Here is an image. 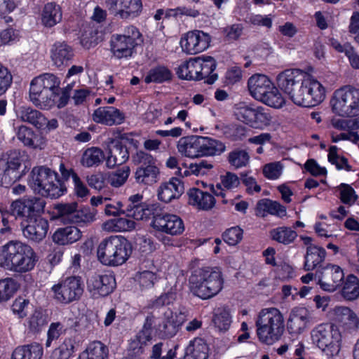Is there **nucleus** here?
<instances>
[{"mask_svg":"<svg viewBox=\"0 0 359 359\" xmlns=\"http://www.w3.org/2000/svg\"><path fill=\"white\" fill-rule=\"evenodd\" d=\"M132 250V245L126 238L110 236L100 242L97 255L102 264L116 266L122 265L129 259Z\"/></svg>","mask_w":359,"mask_h":359,"instance_id":"nucleus-5","label":"nucleus"},{"mask_svg":"<svg viewBox=\"0 0 359 359\" xmlns=\"http://www.w3.org/2000/svg\"><path fill=\"white\" fill-rule=\"evenodd\" d=\"M17 116L22 121L28 122L38 128L44 124V116L40 111L30 107H20L17 111Z\"/></svg>","mask_w":359,"mask_h":359,"instance_id":"nucleus-43","label":"nucleus"},{"mask_svg":"<svg viewBox=\"0 0 359 359\" xmlns=\"http://www.w3.org/2000/svg\"><path fill=\"white\" fill-rule=\"evenodd\" d=\"M313 344L327 354L337 355L341 346V334L337 327L330 324H321L311 332Z\"/></svg>","mask_w":359,"mask_h":359,"instance_id":"nucleus-12","label":"nucleus"},{"mask_svg":"<svg viewBox=\"0 0 359 359\" xmlns=\"http://www.w3.org/2000/svg\"><path fill=\"white\" fill-rule=\"evenodd\" d=\"M193 67V58L181 63L176 70L179 78L184 80H194V69Z\"/></svg>","mask_w":359,"mask_h":359,"instance_id":"nucleus-60","label":"nucleus"},{"mask_svg":"<svg viewBox=\"0 0 359 359\" xmlns=\"http://www.w3.org/2000/svg\"><path fill=\"white\" fill-rule=\"evenodd\" d=\"M82 236L81 231L76 226H68L57 229L53 234V241L60 245H71Z\"/></svg>","mask_w":359,"mask_h":359,"instance_id":"nucleus-34","label":"nucleus"},{"mask_svg":"<svg viewBox=\"0 0 359 359\" xmlns=\"http://www.w3.org/2000/svg\"><path fill=\"white\" fill-rule=\"evenodd\" d=\"M104 154L106 166L109 169L122 165L129 158L127 148L119 140H116L110 141L105 149Z\"/></svg>","mask_w":359,"mask_h":359,"instance_id":"nucleus-23","label":"nucleus"},{"mask_svg":"<svg viewBox=\"0 0 359 359\" xmlns=\"http://www.w3.org/2000/svg\"><path fill=\"white\" fill-rule=\"evenodd\" d=\"M108 348L100 341H93L77 359H107Z\"/></svg>","mask_w":359,"mask_h":359,"instance_id":"nucleus-42","label":"nucleus"},{"mask_svg":"<svg viewBox=\"0 0 359 359\" xmlns=\"http://www.w3.org/2000/svg\"><path fill=\"white\" fill-rule=\"evenodd\" d=\"M43 348L38 343L19 346L13 351L11 359H41Z\"/></svg>","mask_w":359,"mask_h":359,"instance_id":"nucleus-37","label":"nucleus"},{"mask_svg":"<svg viewBox=\"0 0 359 359\" xmlns=\"http://www.w3.org/2000/svg\"><path fill=\"white\" fill-rule=\"evenodd\" d=\"M228 161L236 169L241 168L249 163L250 155L244 149H236L229 154Z\"/></svg>","mask_w":359,"mask_h":359,"instance_id":"nucleus-51","label":"nucleus"},{"mask_svg":"<svg viewBox=\"0 0 359 359\" xmlns=\"http://www.w3.org/2000/svg\"><path fill=\"white\" fill-rule=\"evenodd\" d=\"M254 109L255 107L247 104L245 102H241L233 106L232 112L236 119L250 126Z\"/></svg>","mask_w":359,"mask_h":359,"instance_id":"nucleus-48","label":"nucleus"},{"mask_svg":"<svg viewBox=\"0 0 359 359\" xmlns=\"http://www.w3.org/2000/svg\"><path fill=\"white\" fill-rule=\"evenodd\" d=\"M135 280L139 283L140 287L144 290L154 286L157 280V276L151 271L145 270L138 272L135 276Z\"/></svg>","mask_w":359,"mask_h":359,"instance_id":"nucleus-56","label":"nucleus"},{"mask_svg":"<svg viewBox=\"0 0 359 359\" xmlns=\"http://www.w3.org/2000/svg\"><path fill=\"white\" fill-rule=\"evenodd\" d=\"M216 67V62L210 56H201L193 58V67L194 69V81L207 79L206 82L213 83L217 79V74L213 73Z\"/></svg>","mask_w":359,"mask_h":359,"instance_id":"nucleus-21","label":"nucleus"},{"mask_svg":"<svg viewBox=\"0 0 359 359\" xmlns=\"http://www.w3.org/2000/svg\"><path fill=\"white\" fill-rule=\"evenodd\" d=\"M21 38L19 29L8 27L0 31V46H12L19 42Z\"/></svg>","mask_w":359,"mask_h":359,"instance_id":"nucleus-50","label":"nucleus"},{"mask_svg":"<svg viewBox=\"0 0 359 359\" xmlns=\"http://www.w3.org/2000/svg\"><path fill=\"white\" fill-rule=\"evenodd\" d=\"M126 212H128V216L135 220L147 219L151 215L150 209L144 204L130 206V208H127Z\"/></svg>","mask_w":359,"mask_h":359,"instance_id":"nucleus-59","label":"nucleus"},{"mask_svg":"<svg viewBox=\"0 0 359 359\" xmlns=\"http://www.w3.org/2000/svg\"><path fill=\"white\" fill-rule=\"evenodd\" d=\"M309 311L304 307L294 308L287 323V329L290 334L302 333L311 323Z\"/></svg>","mask_w":359,"mask_h":359,"instance_id":"nucleus-22","label":"nucleus"},{"mask_svg":"<svg viewBox=\"0 0 359 359\" xmlns=\"http://www.w3.org/2000/svg\"><path fill=\"white\" fill-rule=\"evenodd\" d=\"M211 42L210 36L203 31L194 29L182 34L180 46L183 53L196 55L206 50Z\"/></svg>","mask_w":359,"mask_h":359,"instance_id":"nucleus-15","label":"nucleus"},{"mask_svg":"<svg viewBox=\"0 0 359 359\" xmlns=\"http://www.w3.org/2000/svg\"><path fill=\"white\" fill-rule=\"evenodd\" d=\"M62 13L59 5L55 3L46 4L41 12L42 24L47 27H52L62 20Z\"/></svg>","mask_w":359,"mask_h":359,"instance_id":"nucleus-39","label":"nucleus"},{"mask_svg":"<svg viewBox=\"0 0 359 359\" xmlns=\"http://www.w3.org/2000/svg\"><path fill=\"white\" fill-rule=\"evenodd\" d=\"M152 227L157 231L170 236L181 235L185 229L182 219L175 214H158L151 222Z\"/></svg>","mask_w":359,"mask_h":359,"instance_id":"nucleus-17","label":"nucleus"},{"mask_svg":"<svg viewBox=\"0 0 359 359\" xmlns=\"http://www.w3.org/2000/svg\"><path fill=\"white\" fill-rule=\"evenodd\" d=\"M111 5V12L122 19L134 18L142 9L141 0H115Z\"/></svg>","mask_w":359,"mask_h":359,"instance_id":"nucleus-24","label":"nucleus"},{"mask_svg":"<svg viewBox=\"0 0 359 359\" xmlns=\"http://www.w3.org/2000/svg\"><path fill=\"white\" fill-rule=\"evenodd\" d=\"M16 281L11 278L0 280V303L8 300L17 290Z\"/></svg>","mask_w":359,"mask_h":359,"instance_id":"nucleus-53","label":"nucleus"},{"mask_svg":"<svg viewBox=\"0 0 359 359\" xmlns=\"http://www.w3.org/2000/svg\"><path fill=\"white\" fill-rule=\"evenodd\" d=\"M57 348L70 359L76 350V340L72 337L66 338Z\"/></svg>","mask_w":359,"mask_h":359,"instance_id":"nucleus-63","label":"nucleus"},{"mask_svg":"<svg viewBox=\"0 0 359 359\" xmlns=\"http://www.w3.org/2000/svg\"><path fill=\"white\" fill-rule=\"evenodd\" d=\"M340 199L345 204L351 205L357 200L354 189L348 184H341L339 186Z\"/></svg>","mask_w":359,"mask_h":359,"instance_id":"nucleus-62","label":"nucleus"},{"mask_svg":"<svg viewBox=\"0 0 359 359\" xmlns=\"http://www.w3.org/2000/svg\"><path fill=\"white\" fill-rule=\"evenodd\" d=\"M142 42V35L139 30L133 27H128L123 34H114L110 39V50L117 59L130 58L135 47Z\"/></svg>","mask_w":359,"mask_h":359,"instance_id":"nucleus-11","label":"nucleus"},{"mask_svg":"<svg viewBox=\"0 0 359 359\" xmlns=\"http://www.w3.org/2000/svg\"><path fill=\"white\" fill-rule=\"evenodd\" d=\"M136 222L128 216L109 219L102 224V229L106 232H126L135 229Z\"/></svg>","mask_w":359,"mask_h":359,"instance_id":"nucleus-32","label":"nucleus"},{"mask_svg":"<svg viewBox=\"0 0 359 359\" xmlns=\"http://www.w3.org/2000/svg\"><path fill=\"white\" fill-rule=\"evenodd\" d=\"M74 56L71 46L65 42L55 43L50 49V57L54 65L60 67L66 65Z\"/></svg>","mask_w":359,"mask_h":359,"instance_id":"nucleus-33","label":"nucleus"},{"mask_svg":"<svg viewBox=\"0 0 359 359\" xmlns=\"http://www.w3.org/2000/svg\"><path fill=\"white\" fill-rule=\"evenodd\" d=\"M48 227L47 219L40 216L31 218L23 229V235L27 239L39 243L46 237Z\"/></svg>","mask_w":359,"mask_h":359,"instance_id":"nucleus-25","label":"nucleus"},{"mask_svg":"<svg viewBox=\"0 0 359 359\" xmlns=\"http://www.w3.org/2000/svg\"><path fill=\"white\" fill-rule=\"evenodd\" d=\"M83 292V285L78 276L66 278L51 287L53 299L62 304H69L79 299Z\"/></svg>","mask_w":359,"mask_h":359,"instance_id":"nucleus-14","label":"nucleus"},{"mask_svg":"<svg viewBox=\"0 0 359 359\" xmlns=\"http://www.w3.org/2000/svg\"><path fill=\"white\" fill-rule=\"evenodd\" d=\"M316 276H318V283L320 287L329 292L334 291L341 285L344 278L341 268L334 264H327L317 269Z\"/></svg>","mask_w":359,"mask_h":359,"instance_id":"nucleus-18","label":"nucleus"},{"mask_svg":"<svg viewBox=\"0 0 359 359\" xmlns=\"http://www.w3.org/2000/svg\"><path fill=\"white\" fill-rule=\"evenodd\" d=\"M61 81L57 76L46 73L34 77L30 82L29 100L36 107L48 110L56 106L60 109L69 99L67 89L60 88Z\"/></svg>","mask_w":359,"mask_h":359,"instance_id":"nucleus-1","label":"nucleus"},{"mask_svg":"<svg viewBox=\"0 0 359 359\" xmlns=\"http://www.w3.org/2000/svg\"><path fill=\"white\" fill-rule=\"evenodd\" d=\"M77 204H57L54 207V213L56 217H60L64 221L73 223V217L75 215Z\"/></svg>","mask_w":359,"mask_h":359,"instance_id":"nucleus-52","label":"nucleus"},{"mask_svg":"<svg viewBox=\"0 0 359 359\" xmlns=\"http://www.w3.org/2000/svg\"><path fill=\"white\" fill-rule=\"evenodd\" d=\"M270 236L272 240L278 243L289 245L294 241L297 233L290 227L280 226L271 230Z\"/></svg>","mask_w":359,"mask_h":359,"instance_id":"nucleus-46","label":"nucleus"},{"mask_svg":"<svg viewBox=\"0 0 359 359\" xmlns=\"http://www.w3.org/2000/svg\"><path fill=\"white\" fill-rule=\"evenodd\" d=\"M287 95L295 104L312 107L324 100L325 90L319 81L305 74Z\"/></svg>","mask_w":359,"mask_h":359,"instance_id":"nucleus-7","label":"nucleus"},{"mask_svg":"<svg viewBox=\"0 0 359 359\" xmlns=\"http://www.w3.org/2000/svg\"><path fill=\"white\" fill-rule=\"evenodd\" d=\"M189 285L195 295L210 298L222 289V272L217 268L195 271L189 278Z\"/></svg>","mask_w":359,"mask_h":359,"instance_id":"nucleus-8","label":"nucleus"},{"mask_svg":"<svg viewBox=\"0 0 359 359\" xmlns=\"http://www.w3.org/2000/svg\"><path fill=\"white\" fill-rule=\"evenodd\" d=\"M248 87L250 95L256 100L268 106L279 108L285 103V100L270 79L264 74H254L248 81Z\"/></svg>","mask_w":359,"mask_h":359,"instance_id":"nucleus-9","label":"nucleus"},{"mask_svg":"<svg viewBox=\"0 0 359 359\" xmlns=\"http://www.w3.org/2000/svg\"><path fill=\"white\" fill-rule=\"evenodd\" d=\"M20 159L18 154H11L0 158V184L8 187L21 177L18 171Z\"/></svg>","mask_w":359,"mask_h":359,"instance_id":"nucleus-20","label":"nucleus"},{"mask_svg":"<svg viewBox=\"0 0 359 359\" xmlns=\"http://www.w3.org/2000/svg\"><path fill=\"white\" fill-rule=\"evenodd\" d=\"M177 149L182 155L191 158L211 156L215 153L214 141L207 137H184L179 140Z\"/></svg>","mask_w":359,"mask_h":359,"instance_id":"nucleus-13","label":"nucleus"},{"mask_svg":"<svg viewBox=\"0 0 359 359\" xmlns=\"http://www.w3.org/2000/svg\"><path fill=\"white\" fill-rule=\"evenodd\" d=\"M124 118L123 114L114 107H99L93 114L95 122L107 126L121 124Z\"/></svg>","mask_w":359,"mask_h":359,"instance_id":"nucleus-26","label":"nucleus"},{"mask_svg":"<svg viewBox=\"0 0 359 359\" xmlns=\"http://www.w3.org/2000/svg\"><path fill=\"white\" fill-rule=\"evenodd\" d=\"M283 166L279 161L267 163L263 167V175L269 180L279 178L283 172Z\"/></svg>","mask_w":359,"mask_h":359,"instance_id":"nucleus-58","label":"nucleus"},{"mask_svg":"<svg viewBox=\"0 0 359 359\" xmlns=\"http://www.w3.org/2000/svg\"><path fill=\"white\" fill-rule=\"evenodd\" d=\"M104 152L101 149L93 147L83 151L80 163L85 168L97 167L104 160Z\"/></svg>","mask_w":359,"mask_h":359,"instance_id":"nucleus-40","label":"nucleus"},{"mask_svg":"<svg viewBox=\"0 0 359 359\" xmlns=\"http://www.w3.org/2000/svg\"><path fill=\"white\" fill-rule=\"evenodd\" d=\"M208 355L207 343L201 338H196L189 342L182 359H208Z\"/></svg>","mask_w":359,"mask_h":359,"instance_id":"nucleus-38","label":"nucleus"},{"mask_svg":"<svg viewBox=\"0 0 359 359\" xmlns=\"http://www.w3.org/2000/svg\"><path fill=\"white\" fill-rule=\"evenodd\" d=\"M253 112L252 121L250 123V127L262 129L270 125L272 116L269 113V109L262 107H255Z\"/></svg>","mask_w":359,"mask_h":359,"instance_id":"nucleus-45","label":"nucleus"},{"mask_svg":"<svg viewBox=\"0 0 359 359\" xmlns=\"http://www.w3.org/2000/svg\"><path fill=\"white\" fill-rule=\"evenodd\" d=\"M187 195L189 204L199 210H210L215 204V199L210 194L203 191L198 188L190 189Z\"/></svg>","mask_w":359,"mask_h":359,"instance_id":"nucleus-31","label":"nucleus"},{"mask_svg":"<svg viewBox=\"0 0 359 359\" xmlns=\"http://www.w3.org/2000/svg\"><path fill=\"white\" fill-rule=\"evenodd\" d=\"M183 192V183L178 178L172 177L161 184L158 189V197L161 201L168 203L178 198Z\"/></svg>","mask_w":359,"mask_h":359,"instance_id":"nucleus-29","label":"nucleus"},{"mask_svg":"<svg viewBox=\"0 0 359 359\" xmlns=\"http://www.w3.org/2000/svg\"><path fill=\"white\" fill-rule=\"evenodd\" d=\"M171 71L164 66H158L151 69L144 77L147 83H163L170 81L172 78Z\"/></svg>","mask_w":359,"mask_h":359,"instance_id":"nucleus-47","label":"nucleus"},{"mask_svg":"<svg viewBox=\"0 0 359 359\" xmlns=\"http://www.w3.org/2000/svg\"><path fill=\"white\" fill-rule=\"evenodd\" d=\"M334 320L346 330L358 329L359 318L349 307L339 306L333 309Z\"/></svg>","mask_w":359,"mask_h":359,"instance_id":"nucleus-28","label":"nucleus"},{"mask_svg":"<svg viewBox=\"0 0 359 359\" xmlns=\"http://www.w3.org/2000/svg\"><path fill=\"white\" fill-rule=\"evenodd\" d=\"M332 111L339 116L353 117L359 114V89L346 85L336 90L331 100Z\"/></svg>","mask_w":359,"mask_h":359,"instance_id":"nucleus-10","label":"nucleus"},{"mask_svg":"<svg viewBox=\"0 0 359 359\" xmlns=\"http://www.w3.org/2000/svg\"><path fill=\"white\" fill-rule=\"evenodd\" d=\"M325 250L317 245L308 246L305 255L304 268L306 271H312L315 269H320L321 264L326 256Z\"/></svg>","mask_w":359,"mask_h":359,"instance_id":"nucleus-36","label":"nucleus"},{"mask_svg":"<svg viewBox=\"0 0 359 359\" xmlns=\"http://www.w3.org/2000/svg\"><path fill=\"white\" fill-rule=\"evenodd\" d=\"M257 334L266 344H272L279 340L284 330L283 316L276 308L262 309L256 320Z\"/></svg>","mask_w":359,"mask_h":359,"instance_id":"nucleus-6","label":"nucleus"},{"mask_svg":"<svg viewBox=\"0 0 359 359\" xmlns=\"http://www.w3.org/2000/svg\"><path fill=\"white\" fill-rule=\"evenodd\" d=\"M115 287V278L109 273L94 274L87 280L88 290L95 298L107 296L113 292Z\"/></svg>","mask_w":359,"mask_h":359,"instance_id":"nucleus-19","label":"nucleus"},{"mask_svg":"<svg viewBox=\"0 0 359 359\" xmlns=\"http://www.w3.org/2000/svg\"><path fill=\"white\" fill-rule=\"evenodd\" d=\"M177 346H170L168 341L154 344L151 349V359H173L176 357Z\"/></svg>","mask_w":359,"mask_h":359,"instance_id":"nucleus-44","label":"nucleus"},{"mask_svg":"<svg viewBox=\"0 0 359 359\" xmlns=\"http://www.w3.org/2000/svg\"><path fill=\"white\" fill-rule=\"evenodd\" d=\"M130 173V168L126 165L115 171L107 172L108 183L114 188H119L127 182Z\"/></svg>","mask_w":359,"mask_h":359,"instance_id":"nucleus-49","label":"nucleus"},{"mask_svg":"<svg viewBox=\"0 0 359 359\" xmlns=\"http://www.w3.org/2000/svg\"><path fill=\"white\" fill-rule=\"evenodd\" d=\"M159 175V168L156 162L150 159L147 164L144 163L137 168L135 178L138 184L152 185L158 181Z\"/></svg>","mask_w":359,"mask_h":359,"instance_id":"nucleus-27","label":"nucleus"},{"mask_svg":"<svg viewBox=\"0 0 359 359\" xmlns=\"http://www.w3.org/2000/svg\"><path fill=\"white\" fill-rule=\"evenodd\" d=\"M305 74L304 72L297 69H285L277 76V85L284 93L288 95Z\"/></svg>","mask_w":359,"mask_h":359,"instance_id":"nucleus-30","label":"nucleus"},{"mask_svg":"<svg viewBox=\"0 0 359 359\" xmlns=\"http://www.w3.org/2000/svg\"><path fill=\"white\" fill-rule=\"evenodd\" d=\"M28 185L35 194L52 198H58L67 191L57 174L43 166L32 169L28 177Z\"/></svg>","mask_w":359,"mask_h":359,"instance_id":"nucleus-4","label":"nucleus"},{"mask_svg":"<svg viewBox=\"0 0 359 359\" xmlns=\"http://www.w3.org/2000/svg\"><path fill=\"white\" fill-rule=\"evenodd\" d=\"M38 262L34 250L28 244L12 240L0 247V266L22 274L32 271Z\"/></svg>","mask_w":359,"mask_h":359,"instance_id":"nucleus-3","label":"nucleus"},{"mask_svg":"<svg viewBox=\"0 0 359 359\" xmlns=\"http://www.w3.org/2000/svg\"><path fill=\"white\" fill-rule=\"evenodd\" d=\"M17 137L24 145L34 149H42L46 145L45 138L39 133H34L32 129L27 126L19 127Z\"/></svg>","mask_w":359,"mask_h":359,"instance_id":"nucleus-35","label":"nucleus"},{"mask_svg":"<svg viewBox=\"0 0 359 359\" xmlns=\"http://www.w3.org/2000/svg\"><path fill=\"white\" fill-rule=\"evenodd\" d=\"M45 205L44 200L37 197L22 198L12 203L11 212L13 215L29 220L43 212Z\"/></svg>","mask_w":359,"mask_h":359,"instance_id":"nucleus-16","label":"nucleus"},{"mask_svg":"<svg viewBox=\"0 0 359 359\" xmlns=\"http://www.w3.org/2000/svg\"><path fill=\"white\" fill-rule=\"evenodd\" d=\"M97 212L88 207L80 209L76 206V213L73 217V223H90L95 220Z\"/></svg>","mask_w":359,"mask_h":359,"instance_id":"nucleus-57","label":"nucleus"},{"mask_svg":"<svg viewBox=\"0 0 359 359\" xmlns=\"http://www.w3.org/2000/svg\"><path fill=\"white\" fill-rule=\"evenodd\" d=\"M13 83V76L10 70L0 63V95L6 93Z\"/></svg>","mask_w":359,"mask_h":359,"instance_id":"nucleus-61","label":"nucleus"},{"mask_svg":"<svg viewBox=\"0 0 359 359\" xmlns=\"http://www.w3.org/2000/svg\"><path fill=\"white\" fill-rule=\"evenodd\" d=\"M48 322L47 316L41 310H35L29 318L27 325L32 332H37Z\"/></svg>","mask_w":359,"mask_h":359,"instance_id":"nucleus-55","label":"nucleus"},{"mask_svg":"<svg viewBox=\"0 0 359 359\" xmlns=\"http://www.w3.org/2000/svg\"><path fill=\"white\" fill-rule=\"evenodd\" d=\"M187 320V314L180 310L166 309L161 318L147 316L142 330L132 339L130 347L136 353L142 351L143 348L151 339V332L155 329L161 337H172Z\"/></svg>","mask_w":359,"mask_h":359,"instance_id":"nucleus-2","label":"nucleus"},{"mask_svg":"<svg viewBox=\"0 0 359 359\" xmlns=\"http://www.w3.org/2000/svg\"><path fill=\"white\" fill-rule=\"evenodd\" d=\"M86 181L91 188L100 191L107 187V172H96L88 176Z\"/></svg>","mask_w":359,"mask_h":359,"instance_id":"nucleus-54","label":"nucleus"},{"mask_svg":"<svg viewBox=\"0 0 359 359\" xmlns=\"http://www.w3.org/2000/svg\"><path fill=\"white\" fill-rule=\"evenodd\" d=\"M243 238V230L239 226H234L226 230V243L229 245L238 244Z\"/></svg>","mask_w":359,"mask_h":359,"instance_id":"nucleus-64","label":"nucleus"},{"mask_svg":"<svg viewBox=\"0 0 359 359\" xmlns=\"http://www.w3.org/2000/svg\"><path fill=\"white\" fill-rule=\"evenodd\" d=\"M341 297L346 301L353 302L359 298V279L353 274L348 275L341 290Z\"/></svg>","mask_w":359,"mask_h":359,"instance_id":"nucleus-41","label":"nucleus"}]
</instances>
